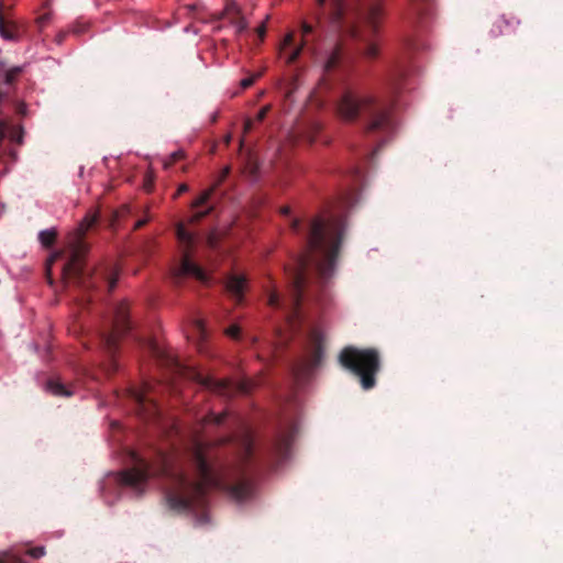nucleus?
Masks as SVG:
<instances>
[{"instance_id":"obj_41","label":"nucleus","mask_w":563,"mask_h":563,"mask_svg":"<svg viewBox=\"0 0 563 563\" xmlns=\"http://www.w3.org/2000/svg\"><path fill=\"white\" fill-rule=\"evenodd\" d=\"M299 227H300V220L299 219H294L291 221V229L297 231L299 229Z\"/></svg>"},{"instance_id":"obj_15","label":"nucleus","mask_w":563,"mask_h":563,"mask_svg":"<svg viewBox=\"0 0 563 563\" xmlns=\"http://www.w3.org/2000/svg\"><path fill=\"white\" fill-rule=\"evenodd\" d=\"M57 232L55 229L43 230L38 234V240L42 245L49 246L54 243Z\"/></svg>"},{"instance_id":"obj_26","label":"nucleus","mask_w":563,"mask_h":563,"mask_svg":"<svg viewBox=\"0 0 563 563\" xmlns=\"http://www.w3.org/2000/svg\"><path fill=\"white\" fill-rule=\"evenodd\" d=\"M254 384L252 380H243L239 384V390L242 393H249L253 388Z\"/></svg>"},{"instance_id":"obj_23","label":"nucleus","mask_w":563,"mask_h":563,"mask_svg":"<svg viewBox=\"0 0 563 563\" xmlns=\"http://www.w3.org/2000/svg\"><path fill=\"white\" fill-rule=\"evenodd\" d=\"M386 121V115L385 114H379L376 119H374L371 124H369V129L371 130H374V129H377L379 126H382Z\"/></svg>"},{"instance_id":"obj_33","label":"nucleus","mask_w":563,"mask_h":563,"mask_svg":"<svg viewBox=\"0 0 563 563\" xmlns=\"http://www.w3.org/2000/svg\"><path fill=\"white\" fill-rule=\"evenodd\" d=\"M188 186L186 184H181L178 186L177 192L174 195V199H176L179 195L188 191Z\"/></svg>"},{"instance_id":"obj_18","label":"nucleus","mask_w":563,"mask_h":563,"mask_svg":"<svg viewBox=\"0 0 563 563\" xmlns=\"http://www.w3.org/2000/svg\"><path fill=\"white\" fill-rule=\"evenodd\" d=\"M504 27H506V29H508V27H509L508 22H507L506 20H504V19H498V20H496V21H495V23H494L493 29H492V31H490V32H492V34H493L494 36H498V35H500V34H503V33H504V32H503V29H504Z\"/></svg>"},{"instance_id":"obj_24","label":"nucleus","mask_w":563,"mask_h":563,"mask_svg":"<svg viewBox=\"0 0 563 563\" xmlns=\"http://www.w3.org/2000/svg\"><path fill=\"white\" fill-rule=\"evenodd\" d=\"M378 51H379L378 46L376 44H374V43H371L365 48V55L367 57H375V56H377Z\"/></svg>"},{"instance_id":"obj_13","label":"nucleus","mask_w":563,"mask_h":563,"mask_svg":"<svg viewBox=\"0 0 563 563\" xmlns=\"http://www.w3.org/2000/svg\"><path fill=\"white\" fill-rule=\"evenodd\" d=\"M267 292V303L271 307H279L280 296L277 290L275 283L272 280L269 287L266 290Z\"/></svg>"},{"instance_id":"obj_37","label":"nucleus","mask_w":563,"mask_h":563,"mask_svg":"<svg viewBox=\"0 0 563 563\" xmlns=\"http://www.w3.org/2000/svg\"><path fill=\"white\" fill-rule=\"evenodd\" d=\"M117 280H118V275H113L109 278V282H108L109 290H112L115 287Z\"/></svg>"},{"instance_id":"obj_21","label":"nucleus","mask_w":563,"mask_h":563,"mask_svg":"<svg viewBox=\"0 0 563 563\" xmlns=\"http://www.w3.org/2000/svg\"><path fill=\"white\" fill-rule=\"evenodd\" d=\"M211 211V208L205 210V211H198L196 213H194L189 219H188V223L192 224V223H196L198 221H200L205 216H207L209 212Z\"/></svg>"},{"instance_id":"obj_9","label":"nucleus","mask_w":563,"mask_h":563,"mask_svg":"<svg viewBox=\"0 0 563 563\" xmlns=\"http://www.w3.org/2000/svg\"><path fill=\"white\" fill-rule=\"evenodd\" d=\"M191 378L199 382L206 388L212 389L220 394L224 393L228 388L229 382L227 380H216L210 376H203L200 372H192Z\"/></svg>"},{"instance_id":"obj_43","label":"nucleus","mask_w":563,"mask_h":563,"mask_svg":"<svg viewBox=\"0 0 563 563\" xmlns=\"http://www.w3.org/2000/svg\"><path fill=\"white\" fill-rule=\"evenodd\" d=\"M5 131H7V125L1 123L0 124V133H1V137H4L5 136Z\"/></svg>"},{"instance_id":"obj_22","label":"nucleus","mask_w":563,"mask_h":563,"mask_svg":"<svg viewBox=\"0 0 563 563\" xmlns=\"http://www.w3.org/2000/svg\"><path fill=\"white\" fill-rule=\"evenodd\" d=\"M303 45H305V43L302 42V44H301L299 47H297L294 52H291V53L286 57V62H287L288 64L294 63V62L298 58V56H299V55H300V53H301V49H302Z\"/></svg>"},{"instance_id":"obj_14","label":"nucleus","mask_w":563,"mask_h":563,"mask_svg":"<svg viewBox=\"0 0 563 563\" xmlns=\"http://www.w3.org/2000/svg\"><path fill=\"white\" fill-rule=\"evenodd\" d=\"M332 1V8L333 11L331 13L330 20L332 23H335L339 21L341 15L343 14V4L341 0H331ZM325 0H318L319 5H323Z\"/></svg>"},{"instance_id":"obj_25","label":"nucleus","mask_w":563,"mask_h":563,"mask_svg":"<svg viewBox=\"0 0 563 563\" xmlns=\"http://www.w3.org/2000/svg\"><path fill=\"white\" fill-rule=\"evenodd\" d=\"M29 555H31L32 558L34 559H38V558H42L44 556L45 554V549L44 547H37V548H33L31 550L27 551Z\"/></svg>"},{"instance_id":"obj_40","label":"nucleus","mask_w":563,"mask_h":563,"mask_svg":"<svg viewBox=\"0 0 563 563\" xmlns=\"http://www.w3.org/2000/svg\"><path fill=\"white\" fill-rule=\"evenodd\" d=\"M148 220H150V218H148V217H146V218H144V219H141V220H139V221L135 223L134 228H135V229H139V228L143 227L146 222H148Z\"/></svg>"},{"instance_id":"obj_44","label":"nucleus","mask_w":563,"mask_h":563,"mask_svg":"<svg viewBox=\"0 0 563 563\" xmlns=\"http://www.w3.org/2000/svg\"><path fill=\"white\" fill-rule=\"evenodd\" d=\"M280 213H282V214H285V216L289 214V213H290V207H288V206L283 207V208L280 209Z\"/></svg>"},{"instance_id":"obj_6","label":"nucleus","mask_w":563,"mask_h":563,"mask_svg":"<svg viewBox=\"0 0 563 563\" xmlns=\"http://www.w3.org/2000/svg\"><path fill=\"white\" fill-rule=\"evenodd\" d=\"M374 102L371 93H355L346 91L338 106L339 114L346 121L354 120L358 113Z\"/></svg>"},{"instance_id":"obj_32","label":"nucleus","mask_w":563,"mask_h":563,"mask_svg":"<svg viewBox=\"0 0 563 563\" xmlns=\"http://www.w3.org/2000/svg\"><path fill=\"white\" fill-rule=\"evenodd\" d=\"M223 417H224V413H220V415H217V416H210L207 418V421L210 422H214V423H220L222 420H223Z\"/></svg>"},{"instance_id":"obj_7","label":"nucleus","mask_w":563,"mask_h":563,"mask_svg":"<svg viewBox=\"0 0 563 563\" xmlns=\"http://www.w3.org/2000/svg\"><path fill=\"white\" fill-rule=\"evenodd\" d=\"M247 278L243 274H230L227 276L224 280V287L227 292L238 303L242 302L244 298V294L247 289Z\"/></svg>"},{"instance_id":"obj_17","label":"nucleus","mask_w":563,"mask_h":563,"mask_svg":"<svg viewBox=\"0 0 563 563\" xmlns=\"http://www.w3.org/2000/svg\"><path fill=\"white\" fill-rule=\"evenodd\" d=\"M213 192V188H209L207 189L206 191H203L192 203H191V208H198L200 206H202L203 203H206L209 198L211 197Z\"/></svg>"},{"instance_id":"obj_2","label":"nucleus","mask_w":563,"mask_h":563,"mask_svg":"<svg viewBox=\"0 0 563 563\" xmlns=\"http://www.w3.org/2000/svg\"><path fill=\"white\" fill-rule=\"evenodd\" d=\"M342 229L336 222L314 220L308 241L311 256L320 255L318 271L322 277H330L334 269V261L341 244Z\"/></svg>"},{"instance_id":"obj_28","label":"nucleus","mask_w":563,"mask_h":563,"mask_svg":"<svg viewBox=\"0 0 563 563\" xmlns=\"http://www.w3.org/2000/svg\"><path fill=\"white\" fill-rule=\"evenodd\" d=\"M225 333L231 338H238L240 333V328L238 325H231L227 329Z\"/></svg>"},{"instance_id":"obj_31","label":"nucleus","mask_w":563,"mask_h":563,"mask_svg":"<svg viewBox=\"0 0 563 563\" xmlns=\"http://www.w3.org/2000/svg\"><path fill=\"white\" fill-rule=\"evenodd\" d=\"M268 110H269V107H268V106L263 107V108L258 111V113H257V115H256V120H257V121H262V120L266 117V114H267Z\"/></svg>"},{"instance_id":"obj_12","label":"nucleus","mask_w":563,"mask_h":563,"mask_svg":"<svg viewBox=\"0 0 563 563\" xmlns=\"http://www.w3.org/2000/svg\"><path fill=\"white\" fill-rule=\"evenodd\" d=\"M229 494L234 500L242 501L251 494V486L245 482H241L235 486L230 487Z\"/></svg>"},{"instance_id":"obj_20","label":"nucleus","mask_w":563,"mask_h":563,"mask_svg":"<svg viewBox=\"0 0 563 563\" xmlns=\"http://www.w3.org/2000/svg\"><path fill=\"white\" fill-rule=\"evenodd\" d=\"M258 77H260V74H254L250 77L242 79L240 81L241 88L246 89V88L251 87Z\"/></svg>"},{"instance_id":"obj_42","label":"nucleus","mask_w":563,"mask_h":563,"mask_svg":"<svg viewBox=\"0 0 563 563\" xmlns=\"http://www.w3.org/2000/svg\"><path fill=\"white\" fill-rule=\"evenodd\" d=\"M265 31H266V30H265V26H264V25L260 26V27L257 29L258 36H260V37H263V36L265 35Z\"/></svg>"},{"instance_id":"obj_34","label":"nucleus","mask_w":563,"mask_h":563,"mask_svg":"<svg viewBox=\"0 0 563 563\" xmlns=\"http://www.w3.org/2000/svg\"><path fill=\"white\" fill-rule=\"evenodd\" d=\"M58 256H59V253H55V254H53V255L47 260L46 265H47V272H48V273L51 272V269H52V265H53V263L56 261V258H57Z\"/></svg>"},{"instance_id":"obj_8","label":"nucleus","mask_w":563,"mask_h":563,"mask_svg":"<svg viewBox=\"0 0 563 563\" xmlns=\"http://www.w3.org/2000/svg\"><path fill=\"white\" fill-rule=\"evenodd\" d=\"M126 324L128 308L125 303H120L115 309L112 331L106 339L108 345L114 344L117 336L121 335L125 331Z\"/></svg>"},{"instance_id":"obj_36","label":"nucleus","mask_w":563,"mask_h":563,"mask_svg":"<svg viewBox=\"0 0 563 563\" xmlns=\"http://www.w3.org/2000/svg\"><path fill=\"white\" fill-rule=\"evenodd\" d=\"M133 397L139 401V402H143L144 401V393L139 390V389H135L133 390Z\"/></svg>"},{"instance_id":"obj_10","label":"nucleus","mask_w":563,"mask_h":563,"mask_svg":"<svg viewBox=\"0 0 563 563\" xmlns=\"http://www.w3.org/2000/svg\"><path fill=\"white\" fill-rule=\"evenodd\" d=\"M299 265H300V269H303V267L307 265V261L301 260ZM303 285H305L303 273L301 271L295 272L292 280H291V288H292L294 301L296 305L299 302Z\"/></svg>"},{"instance_id":"obj_27","label":"nucleus","mask_w":563,"mask_h":563,"mask_svg":"<svg viewBox=\"0 0 563 563\" xmlns=\"http://www.w3.org/2000/svg\"><path fill=\"white\" fill-rule=\"evenodd\" d=\"M192 327L197 331V333H199L201 336L203 335L205 324H203L202 320H200V319L195 320L192 323Z\"/></svg>"},{"instance_id":"obj_35","label":"nucleus","mask_w":563,"mask_h":563,"mask_svg":"<svg viewBox=\"0 0 563 563\" xmlns=\"http://www.w3.org/2000/svg\"><path fill=\"white\" fill-rule=\"evenodd\" d=\"M0 34L5 40L12 38V35L8 31H5L3 23H0Z\"/></svg>"},{"instance_id":"obj_30","label":"nucleus","mask_w":563,"mask_h":563,"mask_svg":"<svg viewBox=\"0 0 563 563\" xmlns=\"http://www.w3.org/2000/svg\"><path fill=\"white\" fill-rule=\"evenodd\" d=\"M153 183H154L153 176L151 174H148L144 181V188L147 191H150L152 189Z\"/></svg>"},{"instance_id":"obj_47","label":"nucleus","mask_w":563,"mask_h":563,"mask_svg":"<svg viewBox=\"0 0 563 563\" xmlns=\"http://www.w3.org/2000/svg\"><path fill=\"white\" fill-rule=\"evenodd\" d=\"M208 242L212 245L213 244V241L211 238H209Z\"/></svg>"},{"instance_id":"obj_46","label":"nucleus","mask_w":563,"mask_h":563,"mask_svg":"<svg viewBox=\"0 0 563 563\" xmlns=\"http://www.w3.org/2000/svg\"><path fill=\"white\" fill-rule=\"evenodd\" d=\"M228 173H229V168L227 167V168H224V170H223V177H224Z\"/></svg>"},{"instance_id":"obj_11","label":"nucleus","mask_w":563,"mask_h":563,"mask_svg":"<svg viewBox=\"0 0 563 563\" xmlns=\"http://www.w3.org/2000/svg\"><path fill=\"white\" fill-rule=\"evenodd\" d=\"M223 14L232 19V23L238 33L243 32L247 27V23L243 18H239L236 21H233V19L239 15V8L235 3H229L224 9Z\"/></svg>"},{"instance_id":"obj_38","label":"nucleus","mask_w":563,"mask_h":563,"mask_svg":"<svg viewBox=\"0 0 563 563\" xmlns=\"http://www.w3.org/2000/svg\"><path fill=\"white\" fill-rule=\"evenodd\" d=\"M253 128V120L246 119L244 122V133H249Z\"/></svg>"},{"instance_id":"obj_3","label":"nucleus","mask_w":563,"mask_h":563,"mask_svg":"<svg viewBox=\"0 0 563 563\" xmlns=\"http://www.w3.org/2000/svg\"><path fill=\"white\" fill-rule=\"evenodd\" d=\"M339 361L343 367L360 378L364 389H371L375 386V375L379 369V356L375 350L345 347L340 353Z\"/></svg>"},{"instance_id":"obj_5","label":"nucleus","mask_w":563,"mask_h":563,"mask_svg":"<svg viewBox=\"0 0 563 563\" xmlns=\"http://www.w3.org/2000/svg\"><path fill=\"white\" fill-rule=\"evenodd\" d=\"M176 236L181 247L183 258L180 267L175 272L176 276L191 275L205 282L206 273L190 260V252L196 243V235L185 229L183 222L176 224Z\"/></svg>"},{"instance_id":"obj_16","label":"nucleus","mask_w":563,"mask_h":563,"mask_svg":"<svg viewBox=\"0 0 563 563\" xmlns=\"http://www.w3.org/2000/svg\"><path fill=\"white\" fill-rule=\"evenodd\" d=\"M380 14H382L380 8L377 4L372 5L367 13L368 23H371L373 26H375L376 22L380 18Z\"/></svg>"},{"instance_id":"obj_45","label":"nucleus","mask_w":563,"mask_h":563,"mask_svg":"<svg viewBox=\"0 0 563 563\" xmlns=\"http://www.w3.org/2000/svg\"><path fill=\"white\" fill-rule=\"evenodd\" d=\"M9 559H10L11 562H16V563L20 562V559L16 555H10Z\"/></svg>"},{"instance_id":"obj_19","label":"nucleus","mask_w":563,"mask_h":563,"mask_svg":"<svg viewBox=\"0 0 563 563\" xmlns=\"http://www.w3.org/2000/svg\"><path fill=\"white\" fill-rule=\"evenodd\" d=\"M48 388H49V390H51L54 395H57V396H63V395H65V396H69V395H70V393H69V391H67V390L65 389V387H64L62 384H59V383H53V382H52V383H49V384H48Z\"/></svg>"},{"instance_id":"obj_29","label":"nucleus","mask_w":563,"mask_h":563,"mask_svg":"<svg viewBox=\"0 0 563 563\" xmlns=\"http://www.w3.org/2000/svg\"><path fill=\"white\" fill-rule=\"evenodd\" d=\"M292 42V33H288L282 42L280 49H285Z\"/></svg>"},{"instance_id":"obj_39","label":"nucleus","mask_w":563,"mask_h":563,"mask_svg":"<svg viewBox=\"0 0 563 563\" xmlns=\"http://www.w3.org/2000/svg\"><path fill=\"white\" fill-rule=\"evenodd\" d=\"M301 30L303 34H308L312 31V26L308 23H302Z\"/></svg>"},{"instance_id":"obj_4","label":"nucleus","mask_w":563,"mask_h":563,"mask_svg":"<svg viewBox=\"0 0 563 563\" xmlns=\"http://www.w3.org/2000/svg\"><path fill=\"white\" fill-rule=\"evenodd\" d=\"M99 219V211H89L78 227L68 236V246L70 249V258L63 267L62 278L65 285H68L73 277H77L81 272V257L86 252V245L82 242L85 233L91 229Z\"/></svg>"},{"instance_id":"obj_1","label":"nucleus","mask_w":563,"mask_h":563,"mask_svg":"<svg viewBox=\"0 0 563 563\" xmlns=\"http://www.w3.org/2000/svg\"><path fill=\"white\" fill-rule=\"evenodd\" d=\"M195 456L198 468L196 481H191L175 464L174 457L166 453H161L150 464L139 462L121 474V481L137 488L150 478L165 477L164 505L168 510L179 514L188 510L208 489L222 487L221 477L208 466L200 446H197Z\"/></svg>"}]
</instances>
